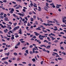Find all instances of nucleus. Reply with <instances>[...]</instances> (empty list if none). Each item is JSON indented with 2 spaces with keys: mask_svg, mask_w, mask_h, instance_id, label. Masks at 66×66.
<instances>
[{
  "mask_svg": "<svg viewBox=\"0 0 66 66\" xmlns=\"http://www.w3.org/2000/svg\"><path fill=\"white\" fill-rule=\"evenodd\" d=\"M18 65H19V66H23L24 65L23 64H18Z\"/></svg>",
  "mask_w": 66,
  "mask_h": 66,
  "instance_id": "nucleus-27",
  "label": "nucleus"
},
{
  "mask_svg": "<svg viewBox=\"0 0 66 66\" xmlns=\"http://www.w3.org/2000/svg\"><path fill=\"white\" fill-rule=\"evenodd\" d=\"M28 65L29 66H31V65H32V64L31 63H29L28 64Z\"/></svg>",
  "mask_w": 66,
  "mask_h": 66,
  "instance_id": "nucleus-64",
  "label": "nucleus"
},
{
  "mask_svg": "<svg viewBox=\"0 0 66 66\" xmlns=\"http://www.w3.org/2000/svg\"><path fill=\"white\" fill-rule=\"evenodd\" d=\"M54 3H52V4H50V5H51V6H53V5H54Z\"/></svg>",
  "mask_w": 66,
  "mask_h": 66,
  "instance_id": "nucleus-31",
  "label": "nucleus"
},
{
  "mask_svg": "<svg viewBox=\"0 0 66 66\" xmlns=\"http://www.w3.org/2000/svg\"><path fill=\"white\" fill-rule=\"evenodd\" d=\"M6 59H8V58H3L2 59V60L3 61H5V60H6Z\"/></svg>",
  "mask_w": 66,
  "mask_h": 66,
  "instance_id": "nucleus-16",
  "label": "nucleus"
},
{
  "mask_svg": "<svg viewBox=\"0 0 66 66\" xmlns=\"http://www.w3.org/2000/svg\"><path fill=\"white\" fill-rule=\"evenodd\" d=\"M54 28H55V29H54L53 30H54V31H57V28L56 27H55Z\"/></svg>",
  "mask_w": 66,
  "mask_h": 66,
  "instance_id": "nucleus-9",
  "label": "nucleus"
},
{
  "mask_svg": "<svg viewBox=\"0 0 66 66\" xmlns=\"http://www.w3.org/2000/svg\"><path fill=\"white\" fill-rule=\"evenodd\" d=\"M20 44V42H19L18 43V44L16 45V46H19Z\"/></svg>",
  "mask_w": 66,
  "mask_h": 66,
  "instance_id": "nucleus-15",
  "label": "nucleus"
},
{
  "mask_svg": "<svg viewBox=\"0 0 66 66\" xmlns=\"http://www.w3.org/2000/svg\"><path fill=\"white\" fill-rule=\"evenodd\" d=\"M40 47H47V46L45 45H41L40 46Z\"/></svg>",
  "mask_w": 66,
  "mask_h": 66,
  "instance_id": "nucleus-7",
  "label": "nucleus"
},
{
  "mask_svg": "<svg viewBox=\"0 0 66 66\" xmlns=\"http://www.w3.org/2000/svg\"><path fill=\"white\" fill-rule=\"evenodd\" d=\"M0 17H1V18L2 19H3V18H4V17H3V16H2V15H1L0 16Z\"/></svg>",
  "mask_w": 66,
  "mask_h": 66,
  "instance_id": "nucleus-43",
  "label": "nucleus"
},
{
  "mask_svg": "<svg viewBox=\"0 0 66 66\" xmlns=\"http://www.w3.org/2000/svg\"><path fill=\"white\" fill-rule=\"evenodd\" d=\"M18 15H20V16H22V17H23V16H24V15L22 14L21 13H18Z\"/></svg>",
  "mask_w": 66,
  "mask_h": 66,
  "instance_id": "nucleus-4",
  "label": "nucleus"
},
{
  "mask_svg": "<svg viewBox=\"0 0 66 66\" xmlns=\"http://www.w3.org/2000/svg\"><path fill=\"white\" fill-rule=\"evenodd\" d=\"M50 63L53 64H54V62H50Z\"/></svg>",
  "mask_w": 66,
  "mask_h": 66,
  "instance_id": "nucleus-51",
  "label": "nucleus"
},
{
  "mask_svg": "<svg viewBox=\"0 0 66 66\" xmlns=\"http://www.w3.org/2000/svg\"><path fill=\"white\" fill-rule=\"evenodd\" d=\"M4 63L5 64H6V65H7V64H8V62H7L6 61H4Z\"/></svg>",
  "mask_w": 66,
  "mask_h": 66,
  "instance_id": "nucleus-26",
  "label": "nucleus"
},
{
  "mask_svg": "<svg viewBox=\"0 0 66 66\" xmlns=\"http://www.w3.org/2000/svg\"><path fill=\"white\" fill-rule=\"evenodd\" d=\"M7 18H5V21H7Z\"/></svg>",
  "mask_w": 66,
  "mask_h": 66,
  "instance_id": "nucleus-46",
  "label": "nucleus"
},
{
  "mask_svg": "<svg viewBox=\"0 0 66 66\" xmlns=\"http://www.w3.org/2000/svg\"><path fill=\"white\" fill-rule=\"evenodd\" d=\"M36 40L37 42H39L38 43L39 44H41V42L39 40H37V39H35V41H36Z\"/></svg>",
  "mask_w": 66,
  "mask_h": 66,
  "instance_id": "nucleus-6",
  "label": "nucleus"
},
{
  "mask_svg": "<svg viewBox=\"0 0 66 66\" xmlns=\"http://www.w3.org/2000/svg\"><path fill=\"white\" fill-rule=\"evenodd\" d=\"M23 40V39H20V42H21V41H22Z\"/></svg>",
  "mask_w": 66,
  "mask_h": 66,
  "instance_id": "nucleus-58",
  "label": "nucleus"
},
{
  "mask_svg": "<svg viewBox=\"0 0 66 66\" xmlns=\"http://www.w3.org/2000/svg\"><path fill=\"white\" fill-rule=\"evenodd\" d=\"M40 36L39 35V38L40 39V40H43V38H42V37H40Z\"/></svg>",
  "mask_w": 66,
  "mask_h": 66,
  "instance_id": "nucleus-13",
  "label": "nucleus"
},
{
  "mask_svg": "<svg viewBox=\"0 0 66 66\" xmlns=\"http://www.w3.org/2000/svg\"><path fill=\"white\" fill-rule=\"evenodd\" d=\"M5 55H7L8 56L10 55V52H9L8 53H5Z\"/></svg>",
  "mask_w": 66,
  "mask_h": 66,
  "instance_id": "nucleus-10",
  "label": "nucleus"
},
{
  "mask_svg": "<svg viewBox=\"0 0 66 66\" xmlns=\"http://www.w3.org/2000/svg\"><path fill=\"white\" fill-rule=\"evenodd\" d=\"M22 63L24 64H26L27 63L26 62H23Z\"/></svg>",
  "mask_w": 66,
  "mask_h": 66,
  "instance_id": "nucleus-59",
  "label": "nucleus"
},
{
  "mask_svg": "<svg viewBox=\"0 0 66 66\" xmlns=\"http://www.w3.org/2000/svg\"><path fill=\"white\" fill-rule=\"evenodd\" d=\"M38 11H42V9H41V8L39 6L38 7Z\"/></svg>",
  "mask_w": 66,
  "mask_h": 66,
  "instance_id": "nucleus-11",
  "label": "nucleus"
},
{
  "mask_svg": "<svg viewBox=\"0 0 66 66\" xmlns=\"http://www.w3.org/2000/svg\"><path fill=\"white\" fill-rule=\"evenodd\" d=\"M36 60L34 58L32 60V61H33V62H35Z\"/></svg>",
  "mask_w": 66,
  "mask_h": 66,
  "instance_id": "nucleus-29",
  "label": "nucleus"
},
{
  "mask_svg": "<svg viewBox=\"0 0 66 66\" xmlns=\"http://www.w3.org/2000/svg\"><path fill=\"white\" fill-rule=\"evenodd\" d=\"M19 26L15 27L14 28L13 30V31H15L16 30H17V29H19Z\"/></svg>",
  "mask_w": 66,
  "mask_h": 66,
  "instance_id": "nucleus-2",
  "label": "nucleus"
},
{
  "mask_svg": "<svg viewBox=\"0 0 66 66\" xmlns=\"http://www.w3.org/2000/svg\"><path fill=\"white\" fill-rule=\"evenodd\" d=\"M52 6L53 8H55V5H54V4Z\"/></svg>",
  "mask_w": 66,
  "mask_h": 66,
  "instance_id": "nucleus-54",
  "label": "nucleus"
},
{
  "mask_svg": "<svg viewBox=\"0 0 66 66\" xmlns=\"http://www.w3.org/2000/svg\"><path fill=\"white\" fill-rule=\"evenodd\" d=\"M2 23L3 24H5H5H6V23H5V22H2Z\"/></svg>",
  "mask_w": 66,
  "mask_h": 66,
  "instance_id": "nucleus-60",
  "label": "nucleus"
},
{
  "mask_svg": "<svg viewBox=\"0 0 66 66\" xmlns=\"http://www.w3.org/2000/svg\"><path fill=\"white\" fill-rule=\"evenodd\" d=\"M29 51H28V50H26L25 51L26 53H27V54H29Z\"/></svg>",
  "mask_w": 66,
  "mask_h": 66,
  "instance_id": "nucleus-22",
  "label": "nucleus"
},
{
  "mask_svg": "<svg viewBox=\"0 0 66 66\" xmlns=\"http://www.w3.org/2000/svg\"><path fill=\"white\" fill-rule=\"evenodd\" d=\"M51 35L52 36H55V35L54 34H52V33H51Z\"/></svg>",
  "mask_w": 66,
  "mask_h": 66,
  "instance_id": "nucleus-23",
  "label": "nucleus"
},
{
  "mask_svg": "<svg viewBox=\"0 0 66 66\" xmlns=\"http://www.w3.org/2000/svg\"><path fill=\"white\" fill-rule=\"evenodd\" d=\"M62 54V53L64 54V55H66V53L65 52H63L61 53Z\"/></svg>",
  "mask_w": 66,
  "mask_h": 66,
  "instance_id": "nucleus-42",
  "label": "nucleus"
},
{
  "mask_svg": "<svg viewBox=\"0 0 66 66\" xmlns=\"http://www.w3.org/2000/svg\"><path fill=\"white\" fill-rule=\"evenodd\" d=\"M51 47V45H48L46 47L47 49H50V48Z\"/></svg>",
  "mask_w": 66,
  "mask_h": 66,
  "instance_id": "nucleus-12",
  "label": "nucleus"
},
{
  "mask_svg": "<svg viewBox=\"0 0 66 66\" xmlns=\"http://www.w3.org/2000/svg\"><path fill=\"white\" fill-rule=\"evenodd\" d=\"M25 19H26V21H28V18H27V17H25Z\"/></svg>",
  "mask_w": 66,
  "mask_h": 66,
  "instance_id": "nucleus-30",
  "label": "nucleus"
},
{
  "mask_svg": "<svg viewBox=\"0 0 66 66\" xmlns=\"http://www.w3.org/2000/svg\"><path fill=\"white\" fill-rule=\"evenodd\" d=\"M19 18H20V20H22V19H23L22 18V17H21L20 16Z\"/></svg>",
  "mask_w": 66,
  "mask_h": 66,
  "instance_id": "nucleus-53",
  "label": "nucleus"
},
{
  "mask_svg": "<svg viewBox=\"0 0 66 66\" xmlns=\"http://www.w3.org/2000/svg\"><path fill=\"white\" fill-rule=\"evenodd\" d=\"M43 51H45V52H46V51H47V50H45V48H43Z\"/></svg>",
  "mask_w": 66,
  "mask_h": 66,
  "instance_id": "nucleus-32",
  "label": "nucleus"
},
{
  "mask_svg": "<svg viewBox=\"0 0 66 66\" xmlns=\"http://www.w3.org/2000/svg\"><path fill=\"white\" fill-rule=\"evenodd\" d=\"M1 13L0 14V15H3V14H4L3 13H2V12H1Z\"/></svg>",
  "mask_w": 66,
  "mask_h": 66,
  "instance_id": "nucleus-49",
  "label": "nucleus"
},
{
  "mask_svg": "<svg viewBox=\"0 0 66 66\" xmlns=\"http://www.w3.org/2000/svg\"><path fill=\"white\" fill-rule=\"evenodd\" d=\"M39 35L40 36V37H42V38H44L45 37V36H43V35L42 36L41 35Z\"/></svg>",
  "mask_w": 66,
  "mask_h": 66,
  "instance_id": "nucleus-14",
  "label": "nucleus"
},
{
  "mask_svg": "<svg viewBox=\"0 0 66 66\" xmlns=\"http://www.w3.org/2000/svg\"><path fill=\"white\" fill-rule=\"evenodd\" d=\"M47 24H46L45 23H44V26H47Z\"/></svg>",
  "mask_w": 66,
  "mask_h": 66,
  "instance_id": "nucleus-57",
  "label": "nucleus"
},
{
  "mask_svg": "<svg viewBox=\"0 0 66 66\" xmlns=\"http://www.w3.org/2000/svg\"><path fill=\"white\" fill-rule=\"evenodd\" d=\"M30 5L31 6H33V4L31 3L30 4Z\"/></svg>",
  "mask_w": 66,
  "mask_h": 66,
  "instance_id": "nucleus-52",
  "label": "nucleus"
},
{
  "mask_svg": "<svg viewBox=\"0 0 66 66\" xmlns=\"http://www.w3.org/2000/svg\"><path fill=\"white\" fill-rule=\"evenodd\" d=\"M58 60H62L63 59L62 58H58Z\"/></svg>",
  "mask_w": 66,
  "mask_h": 66,
  "instance_id": "nucleus-35",
  "label": "nucleus"
},
{
  "mask_svg": "<svg viewBox=\"0 0 66 66\" xmlns=\"http://www.w3.org/2000/svg\"><path fill=\"white\" fill-rule=\"evenodd\" d=\"M27 26H31V24H30L29 22H28V24L27 25Z\"/></svg>",
  "mask_w": 66,
  "mask_h": 66,
  "instance_id": "nucleus-28",
  "label": "nucleus"
},
{
  "mask_svg": "<svg viewBox=\"0 0 66 66\" xmlns=\"http://www.w3.org/2000/svg\"><path fill=\"white\" fill-rule=\"evenodd\" d=\"M58 42V40H55L54 42V43H57V42Z\"/></svg>",
  "mask_w": 66,
  "mask_h": 66,
  "instance_id": "nucleus-36",
  "label": "nucleus"
},
{
  "mask_svg": "<svg viewBox=\"0 0 66 66\" xmlns=\"http://www.w3.org/2000/svg\"><path fill=\"white\" fill-rule=\"evenodd\" d=\"M30 54H33V52L32 51H30Z\"/></svg>",
  "mask_w": 66,
  "mask_h": 66,
  "instance_id": "nucleus-48",
  "label": "nucleus"
},
{
  "mask_svg": "<svg viewBox=\"0 0 66 66\" xmlns=\"http://www.w3.org/2000/svg\"><path fill=\"white\" fill-rule=\"evenodd\" d=\"M9 63H12V61L11 60H9Z\"/></svg>",
  "mask_w": 66,
  "mask_h": 66,
  "instance_id": "nucleus-63",
  "label": "nucleus"
},
{
  "mask_svg": "<svg viewBox=\"0 0 66 66\" xmlns=\"http://www.w3.org/2000/svg\"><path fill=\"white\" fill-rule=\"evenodd\" d=\"M33 18H34V19H36V16L34 15L33 16Z\"/></svg>",
  "mask_w": 66,
  "mask_h": 66,
  "instance_id": "nucleus-24",
  "label": "nucleus"
},
{
  "mask_svg": "<svg viewBox=\"0 0 66 66\" xmlns=\"http://www.w3.org/2000/svg\"><path fill=\"white\" fill-rule=\"evenodd\" d=\"M33 47V45H30L29 46V48H32Z\"/></svg>",
  "mask_w": 66,
  "mask_h": 66,
  "instance_id": "nucleus-62",
  "label": "nucleus"
},
{
  "mask_svg": "<svg viewBox=\"0 0 66 66\" xmlns=\"http://www.w3.org/2000/svg\"><path fill=\"white\" fill-rule=\"evenodd\" d=\"M47 39H48V41H50V38L49 37H47Z\"/></svg>",
  "mask_w": 66,
  "mask_h": 66,
  "instance_id": "nucleus-41",
  "label": "nucleus"
},
{
  "mask_svg": "<svg viewBox=\"0 0 66 66\" xmlns=\"http://www.w3.org/2000/svg\"><path fill=\"white\" fill-rule=\"evenodd\" d=\"M14 54L15 55H17V53H14Z\"/></svg>",
  "mask_w": 66,
  "mask_h": 66,
  "instance_id": "nucleus-45",
  "label": "nucleus"
},
{
  "mask_svg": "<svg viewBox=\"0 0 66 66\" xmlns=\"http://www.w3.org/2000/svg\"><path fill=\"white\" fill-rule=\"evenodd\" d=\"M66 21V20H62V22H65Z\"/></svg>",
  "mask_w": 66,
  "mask_h": 66,
  "instance_id": "nucleus-55",
  "label": "nucleus"
},
{
  "mask_svg": "<svg viewBox=\"0 0 66 66\" xmlns=\"http://www.w3.org/2000/svg\"><path fill=\"white\" fill-rule=\"evenodd\" d=\"M60 49H62V50H64V48L63 47H60Z\"/></svg>",
  "mask_w": 66,
  "mask_h": 66,
  "instance_id": "nucleus-56",
  "label": "nucleus"
},
{
  "mask_svg": "<svg viewBox=\"0 0 66 66\" xmlns=\"http://www.w3.org/2000/svg\"><path fill=\"white\" fill-rule=\"evenodd\" d=\"M36 30H41V29L38 28H37L36 29Z\"/></svg>",
  "mask_w": 66,
  "mask_h": 66,
  "instance_id": "nucleus-33",
  "label": "nucleus"
},
{
  "mask_svg": "<svg viewBox=\"0 0 66 66\" xmlns=\"http://www.w3.org/2000/svg\"><path fill=\"white\" fill-rule=\"evenodd\" d=\"M7 2V1H6V0H3V2L5 3V2Z\"/></svg>",
  "mask_w": 66,
  "mask_h": 66,
  "instance_id": "nucleus-38",
  "label": "nucleus"
},
{
  "mask_svg": "<svg viewBox=\"0 0 66 66\" xmlns=\"http://www.w3.org/2000/svg\"><path fill=\"white\" fill-rule=\"evenodd\" d=\"M34 33L35 34V35L36 36H38L39 35H40V34H38L36 32H34Z\"/></svg>",
  "mask_w": 66,
  "mask_h": 66,
  "instance_id": "nucleus-8",
  "label": "nucleus"
},
{
  "mask_svg": "<svg viewBox=\"0 0 66 66\" xmlns=\"http://www.w3.org/2000/svg\"><path fill=\"white\" fill-rule=\"evenodd\" d=\"M7 29H6L5 30H4V31L5 33H6L7 32Z\"/></svg>",
  "mask_w": 66,
  "mask_h": 66,
  "instance_id": "nucleus-19",
  "label": "nucleus"
},
{
  "mask_svg": "<svg viewBox=\"0 0 66 66\" xmlns=\"http://www.w3.org/2000/svg\"><path fill=\"white\" fill-rule=\"evenodd\" d=\"M48 5H49V4H48V3H46V6L50 8V7H49V6H48Z\"/></svg>",
  "mask_w": 66,
  "mask_h": 66,
  "instance_id": "nucleus-18",
  "label": "nucleus"
},
{
  "mask_svg": "<svg viewBox=\"0 0 66 66\" xmlns=\"http://www.w3.org/2000/svg\"><path fill=\"white\" fill-rule=\"evenodd\" d=\"M23 12H26V10L24 9H23Z\"/></svg>",
  "mask_w": 66,
  "mask_h": 66,
  "instance_id": "nucleus-50",
  "label": "nucleus"
},
{
  "mask_svg": "<svg viewBox=\"0 0 66 66\" xmlns=\"http://www.w3.org/2000/svg\"><path fill=\"white\" fill-rule=\"evenodd\" d=\"M24 49L25 50H26V49H27V47H22V50H23Z\"/></svg>",
  "mask_w": 66,
  "mask_h": 66,
  "instance_id": "nucleus-17",
  "label": "nucleus"
},
{
  "mask_svg": "<svg viewBox=\"0 0 66 66\" xmlns=\"http://www.w3.org/2000/svg\"><path fill=\"white\" fill-rule=\"evenodd\" d=\"M60 34H64V33L62 32H60Z\"/></svg>",
  "mask_w": 66,
  "mask_h": 66,
  "instance_id": "nucleus-40",
  "label": "nucleus"
},
{
  "mask_svg": "<svg viewBox=\"0 0 66 66\" xmlns=\"http://www.w3.org/2000/svg\"><path fill=\"white\" fill-rule=\"evenodd\" d=\"M13 16H14V17H18V16H17L16 15V14H13Z\"/></svg>",
  "mask_w": 66,
  "mask_h": 66,
  "instance_id": "nucleus-34",
  "label": "nucleus"
},
{
  "mask_svg": "<svg viewBox=\"0 0 66 66\" xmlns=\"http://www.w3.org/2000/svg\"><path fill=\"white\" fill-rule=\"evenodd\" d=\"M11 36H12L11 37V39L12 40H13V39H14V38H14V35H11Z\"/></svg>",
  "mask_w": 66,
  "mask_h": 66,
  "instance_id": "nucleus-5",
  "label": "nucleus"
},
{
  "mask_svg": "<svg viewBox=\"0 0 66 66\" xmlns=\"http://www.w3.org/2000/svg\"><path fill=\"white\" fill-rule=\"evenodd\" d=\"M9 24H12V23L10 21L9 22Z\"/></svg>",
  "mask_w": 66,
  "mask_h": 66,
  "instance_id": "nucleus-47",
  "label": "nucleus"
},
{
  "mask_svg": "<svg viewBox=\"0 0 66 66\" xmlns=\"http://www.w3.org/2000/svg\"><path fill=\"white\" fill-rule=\"evenodd\" d=\"M0 26H1V28H3V29H4V28H6V26H5V25L3 26L2 24L0 23Z\"/></svg>",
  "mask_w": 66,
  "mask_h": 66,
  "instance_id": "nucleus-1",
  "label": "nucleus"
},
{
  "mask_svg": "<svg viewBox=\"0 0 66 66\" xmlns=\"http://www.w3.org/2000/svg\"><path fill=\"white\" fill-rule=\"evenodd\" d=\"M30 20L31 21H34V19L32 18H30Z\"/></svg>",
  "mask_w": 66,
  "mask_h": 66,
  "instance_id": "nucleus-21",
  "label": "nucleus"
},
{
  "mask_svg": "<svg viewBox=\"0 0 66 66\" xmlns=\"http://www.w3.org/2000/svg\"><path fill=\"white\" fill-rule=\"evenodd\" d=\"M34 6L35 7H37V6H36V4H34Z\"/></svg>",
  "mask_w": 66,
  "mask_h": 66,
  "instance_id": "nucleus-20",
  "label": "nucleus"
},
{
  "mask_svg": "<svg viewBox=\"0 0 66 66\" xmlns=\"http://www.w3.org/2000/svg\"><path fill=\"white\" fill-rule=\"evenodd\" d=\"M57 6H58L59 7H60V6H61L62 5H57Z\"/></svg>",
  "mask_w": 66,
  "mask_h": 66,
  "instance_id": "nucleus-37",
  "label": "nucleus"
},
{
  "mask_svg": "<svg viewBox=\"0 0 66 66\" xmlns=\"http://www.w3.org/2000/svg\"><path fill=\"white\" fill-rule=\"evenodd\" d=\"M48 7H48L45 6L44 7V9L45 10V11H46L48 12V10H47V9H48Z\"/></svg>",
  "mask_w": 66,
  "mask_h": 66,
  "instance_id": "nucleus-3",
  "label": "nucleus"
},
{
  "mask_svg": "<svg viewBox=\"0 0 66 66\" xmlns=\"http://www.w3.org/2000/svg\"><path fill=\"white\" fill-rule=\"evenodd\" d=\"M27 21H24V24H26V23H27Z\"/></svg>",
  "mask_w": 66,
  "mask_h": 66,
  "instance_id": "nucleus-25",
  "label": "nucleus"
},
{
  "mask_svg": "<svg viewBox=\"0 0 66 66\" xmlns=\"http://www.w3.org/2000/svg\"><path fill=\"white\" fill-rule=\"evenodd\" d=\"M61 26L62 27H66V26L64 24L62 25Z\"/></svg>",
  "mask_w": 66,
  "mask_h": 66,
  "instance_id": "nucleus-39",
  "label": "nucleus"
},
{
  "mask_svg": "<svg viewBox=\"0 0 66 66\" xmlns=\"http://www.w3.org/2000/svg\"><path fill=\"white\" fill-rule=\"evenodd\" d=\"M52 2V1H48V2L49 3H51Z\"/></svg>",
  "mask_w": 66,
  "mask_h": 66,
  "instance_id": "nucleus-61",
  "label": "nucleus"
},
{
  "mask_svg": "<svg viewBox=\"0 0 66 66\" xmlns=\"http://www.w3.org/2000/svg\"><path fill=\"white\" fill-rule=\"evenodd\" d=\"M11 11H12V12H14V9H13V8H12Z\"/></svg>",
  "mask_w": 66,
  "mask_h": 66,
  "instance_id": "nucleus-44",
  "label": "nucleus"
}]
</instances>
